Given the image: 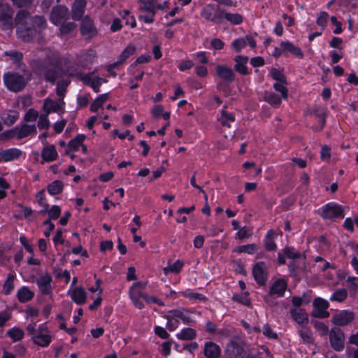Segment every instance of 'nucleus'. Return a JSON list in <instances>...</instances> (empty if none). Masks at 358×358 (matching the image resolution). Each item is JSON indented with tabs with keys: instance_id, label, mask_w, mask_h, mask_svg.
I'll list each match as a JSON object with an SVG mask.
<instances>
[{
	"instance_id": "nucleus-4",
	"label": "nucleus",
	"mask_w": 358,
	"mask_h": 358,
	"mask_svg": "<svg viewBox=\"0 0 358 358\" xmlns=\"http://www.w3.org/2000/svg\"><path fill=\"white\" fill-rule=\"evenodd\" d=\"M6 87L12 92H21L26 86L27 81L24 77L16 72H7L3 76Z\"/></svg>"
},
{
	"instance_id": "nucleus-16",
	"label": "nucleus",
	"mask_w": 358,
	"mask_h": 358,
	"mask_svg": "<svg viewBox=\"0 0 358 358\" xmlns=\"http://www.w3.org/2000/svg\"><path fill=\"white\" fill-rule=\"evenodd\" d=\"M52 278L50 275L45 274L37 280V285L43 294L47 295L52 291Z\"/></svg>"
},
{
	"instance_id": "nucleus-58",
	"label": "nucleus",
	"mask_w": 358,
	"mask_h": 358,
	"mask_svg": "<svg viewBox=\"0 0 358 358\" xmlns=\"http://www.w3.org/2000/svg\"><path fill=\"white\" fill-rule=\"evenodd\" d=\"M38 117V113L36 110L30 108L26 113L24 119L26 122H32L35 121Z\"/></svg>"
},
{
	"instance_id": "nucleus-55",
	"label": "nucleus",
	"mask_w": 358,
	"mask_h": 358,
	"mask_svg": "<svg viewBox=\"0 0 358 358\" xmlns=\"http://www.w3.org/2000/svg\"><path fill=\"white\" fill-rule=\"evenodd\" d=\"M61 214V208L59 206L55 205L52 206V208L48 211V215L50 220L51 219L56 220L57 219Z\"/></svg>"
},
{
	"instance_id": "nucleus-17",
	"label": "nucleus",
	"mask_w": 358,
	"mask_h": 358,
	"mask_svg": "<svg viewBox=\"0 0 358 358\" xmlns=\"http://www.w3.org/2000/svg\"><path fill=\"white\" fill-rule=\"evenodd\" d=\"M290 314L292 319L301 326H306L308 323V314L301 308H291Z\"/></svg>"
},
{
	"instance_id": "nucleus-52",
	"label": "nucleus",
	"mask_w": 358,
	"mask_h": 358,
	"mask_svg": "<svg viewBox=\"0 0 358 358\" xmlns=\"http://www.w3.org/2000/svg\"><path fill=\"white\" fill-rule=\"evenodd\" d=\"M48 115H47L45 113L40 115L39 120H38V122L37 124V126L40 129H47L49 128L50 122L48 119Z\"/></svg>"
},
{
	"instance_id": "nucleus-35",
	"label": "nucleus",
	"mask_w": 358,
	"mask_h": 358,
	"mask_svg": "<svg viewBox=\"0 0 358 358\" xmlns=\"http://www.w3.org/2000/svg\"><path fill=\"white\" fill-rule=\"evenodd\" d=\"M169 313L172 315L173 317L181 319L184 324H188L192 322V320L190 318V317L185 314L184 310H171Z\"/></svg>"
},
{
	"instance_id": "nucleus-41",
	"label": "nucleus",
	"mask_w": 358,
	"mask_h": 358,
	"mask_svg": "<svg viewBox=\"0 0 358 358\" xmlns=\"http://www.w3.org/2000/svg\"><path fill=\"white\" fill-rule=\"evenodd\" d=\"M348 296V292L345 289H340L334 292L332 296L330 297L331 301L342 302Z\"/></svg>"
},
{
	"instance_id": "nucleus-10",
	"label": "nucleus",
	"mask_w": 358,
	"mask_h": 358,
	"mask_svg": "<svg viewBox=\"0 0 358 358\" xmlns=\"http://www.w3.org/2000/svg\"><path fill=\"white\" fill-rule=\"evenodd\" d=\"M252 274L256 282L264 285L266 281V266L264 262H257L253 267Z\"/></svg>"
},
{
	"instance_id": "nucleus-23",
	"label": "nucleus",
	"mask_w": 358,
	"mask_h": 358,
	"mask_svg": "<svg viewBox=\"0 0 358 358\" xmlns=\"http://www.w3.org/2000/svg\"><path fill=\"white\" fill-rule=\"evenodd\" d=\"M73 302L78 305L85 303L87 299V293L82 287H75L71 294Z\"/></svg>"
},
{
	"instance_id": "nucleus-14",
	"label": "nucleus",
	"mask_w": 358,
	"mask_h": 358,
	"mask_svg": "<svg viewBox=\"0 0 358 358\" xmlns=\"http://www.w3.org/2000/svg\"><path fill=\"white\" fill-rule=\"evenodd\" d=\"M80 32L83 36H86L89 38L94 37L97 34L96 29L94 26L92 20L88 16H85L83 20Z\"/></svg>"
},
{
	"instance_id": "nucleus-50",
	"label": "nucleus",
	"mask_w": 358,
	"mask_h": 358,
	"mask_svg": "<svg viewBox=\"0 0 358 358\" xmlns=\"http://www.w3.org/2000/svg\"><path fill=\"white\" fill-rule=\"evenodd\" d=\"M231 45L236 52H239L246 46V40L245 38H237L232 42Z\"/></svg>"
},
{
	"instance_id": "nucleus-27",
	"label": "nucleus",
	"mask_w": 358,
	"mask_h": 358,
	"mask_svg": "<svg viewBox=\"0 0 358 358\" xmlns=\"http://www.w3.org/2000/svg\"><path fill=\"white\" fill-rule=\"evenodd\" d=\"M85 139V136L84 134H78L69 141L68 145L69 149L66 150L65 153L69 155L71 150L77 151Z\"/></svg>"
},
{
	"instance_id": "nucleus-43",
	"label": "nucleus",
	"mask_w": 358,
	"mask_h": 358,
	"mask_svg": "<svg viewBox=\"0 0 358 358\" xmlns=\"http://www.w3.org/2000/svg\"><path fill=\"white\" fill-rule=\"evenodd\" d=\"M315 117L321 119V127L320 129H322L324 124L326 121V110L324 108H320V107H315L313 109L312 112Z\"/></svg>"
},
{
	"instance_id": "nucleus-47",
	"label": "nucleus",
	"mask_w": 358,
	"mask_h": 358,
	"mask_svg": "<svg viewBox=\"0 0 358 358\" xmlns=\"http://www.w3.org/2000/svg\"><path fill=\"white\" fill-rule=\"evenodd\" d=\"M257 250V246L255 244H248L241 245L237 248L238 252H246L248 254H254Z\"/></svg>"
},
{
	"instance_id": "nucleus-56",
	"label": "nucleus",
	"mask_w": 358,
	"mask_h": 358,
	"mask_svg": "<svg viewBox=\"0 0 358 358\" xmlns=\"http://www.w3.org/2000/svg\"><path fill=\"white\" fill-rule=\"evenodd\" d=\"M272 78L280 83H287L285 76L278 69H272L271 71Z\"/></svg>"
},
{
	"instance_id": "nucleus-32",
	"label": "nucleus",
	"mask_w": 358,
	"mask_h": 358,
	"mask_svg": "<svg viewBox=\"0 0 358 358\" xmlns=\"http://www.w3.org/2000/svg\"><path fill=\"white\" fill-rule=\"evenodd\" d=\"M196 336V332L192 328L182 329L180 334H177L178 338L182 341L192 340Z\"/></svg>"
},
{
	"instance_id": "nucleus-8",
	"label": "nucleus",
	"mask_w": 358,
	"mask_h": 358,
	"mask_svg": "<svg viewBox=\"0 0 358 358\" xmlns=\"http://www.w3.org/2000/svg\"><path fill=\"white\" fill-rule=\"evenodd\" d=\"M69 10L64 6H55L50 14V21L55 25H59L69 17Z\"/></svg>"
},
{
	"instance_id": "nucleus-33",
	"label": "nucleus",
	"mask_w": 358,
	"mask_h": 358,
	"mask_svg": "<svg viewBox=\"0 0 358 358\" xmlns=\"http://www.w3.org/2000/svg\"><path fill=\"white\" fill-rule=\"evenodd\" d=\"M47 27L46 20L43 16L41 15H35L32 17V27L36 29H38L39 31H42L45 29Z\"/></svg>"
},
{
	"instance_id": "nucleus-26",
	"label": "nucleus",
	"mask_w": 358,
	"mask_h": 358,
	"mask_svg": "<svg viewBox=\"0 0 358 358\" xmlns=\"http://www.w3.org/2000/svg\"><path fill=\"white\" fill-rule=\"evenodd\" d=\"M42 158L45 162H52L56 159L57 152L54 145L45 147L41 152Z\"/></svg>"
},
{
	"instance_id": "nucleus-42",
	"label": "nucleus",
	"mask_w": 358,
	"mask_h": 358,
	"mask_svg": "<svg viewBox=\"0 0 358 358\" xmlns=\"http://www.w3.org/2000/svg\"><path fill=\"white\" fill-rule=\"evenodd\" d=\"M155 1L140 2L141 5L139 8V10L141 11L149 12L152 15V16H154L156 12V6L155 5Z\"/></svg>"
},
{
	"instance_id": "nucleus-49",
	"label": "nucleus",
	"mask_w": 358,
	"mask_h": 358,
	"mask_svg": "<svg viewBox=\"0 0 358 358\" xmlns=\"http://www.w3.org/2000/svg\"><path fill=\"white\" fill-rule=\"evenodd\" d=\"M69 82L67 80H62L57 83V94L60 98H63L64 96V94L66 92V89L69 85Z\"/></svg>"
},
{
	"instance_id": "nucleus-46",
	"label": "nucleus",
	"mask_w": 358,
	"mask_h": 358,
	"mask_svg": "<svg viewBox=\"0 0 358 358\" xmlns=\"http://www.w3.org/2000/svg\"><path fill=\"white\" fill-rule=\"evenodd\" d=\"M183 266V264L178 260L176 262H174L173 264L169 266L168 267H166L164 268V271L165 274H167L169 272L171 273H178L182 267Z\"/></svg>"
},
{
	"instance_id": "nucleus-53",
	"label": "nucleus",
	"mask_w": 358,
	"mask_h": 358,
	"mask_svg": "<svg viewBox=\"0 0 358 358\" xmlns=\"http://www.w3.org/2000/svg\"><path fill=\"white\" fill-rule=\"evenodd\" d=\"M76 27V24L74 22H67L62 24L60 27V32L62 34H67L74 30Z\"/></svg>"
},
{
	"instance_id": "nucleus-64",
	"label": "nucleus",
	"mask_w": 358,
	"mask_h": 358,
	"mask_svg": "<svg viewBox=\"0 0 358 358\" xmlns=\"http://www.w3.org/2000/svg\"><path fill=\"white\" fill-rule=\"evenodd\" d=\"M312 315L317 318H327L329 317V313L327 310L316 309L312 313Z\"/></svg>"
},
{
	"instance_id": "nucleus-20",
	"label": "nucleus",
	"mask_w": 358,
	"mask_h": 358,
	"mask_svg": "<svg viewBox=\"0 0 358 358\" xmlns=\"http://www.w3.org/2000/svg\"><path fill=\"white\" fill-rule=\"evenodd\" d=\"M220 352V348L215 343L211 341L206 343L203 353L207 358H219Z\"/></svg>"
},
{
	"instance_id": "nucleus-12",
	"label": "nucleus",
	"mask_w": 358,
	"mask_h": 358,
	"mask_svg": "<svg viewBox=\"0 0 358 358\" xmlns=\"http://www.w3.org/2000/svg\"><path fill=\"white\" fill-rule=\"evenodd\" d=\"M354 318L355 315L352 312L343 310L333 316L332 322L336 326H345L350 323Z\"/></svg>"
},
{
	"instance_id": "nucleus-57",
	"label": "nucleus",
	"mask_w": 358,
	"mask_h": 358,
	"mask_svg": "<svg viewBox=\"0 0 358 358\" xmlns=\"http://www.w3.org/2000/svg\"><path fill=\"white\" fill-rule=\"evenodd\" d=\"M285 84H286V83L278 82V83H275L273 85V87H274V89L276 91H278V92L281 93L282 97L283 99H287V90L284 86Z\"/></svg>"
},
{
	"instance_id": "nucleus-21",
	"label": "nucleus",
	"mask_w": 358,
	"mask_h": 358,
	"mask_svg": "<svg viewBox=\"0 0 358 358\" xmlns=\"http://www.w3.org/2000/svg\"><path fill=\"white\" fill-rule=\"evenodd\" d=\"M96 57V51L94 50H89L80 54L78 61L82 66L87 67L94 62Z\"/></svg>"
},
{
	"instance_id": "nucleus-22",
	"label": "nucleus",
	"mask_w": 358,
	"mask_h": 358,
	"mask_svg": "<svg viewBox=\"0 0 358 358\" xmlns=\"http://www.w3.org/2000/svg\"><path fill=\"white\" fill-rule=\"evenodd\" d=\"M22 155V151L17 148H10L1 150L0 157L3 162H10L19 158Z\"/></svg>"
},
{
	"instance_id": "nucleus-7",
	"label": "nucleus",
	"mask_w": 358,
	"mask_h": 358,
	"mask_svg": "<svg viewBox=\"0 0 358 358\" xmlns=\"http://www.w3.org/2000/svg\"><path fill=\"white\" fill-rule=\"evenodd\" d=\"M13 10L8 3H0V22L6 29H13Z\"/></svg>"
},
{
	"instance_id": "nucleus-36",
	"label": "nucleus",
	"mask_w": 358,
	"mask_h": 358,
	"mask_svg": "<svg viewBox=\"0 0 358 358\" xmlns=\"http://www.w3.org/2000/svg\"><path fill=\"white\" fill-rule=\"evenodd\" d=\"M7 335L12 338L13 341L16 342L23 338L24 333L22 329L13 327L7 332Z\"/></svg>"
},
{
	"instance_id": "nucleus-61",
	"label": "nucleus",
	"mask_w": 358,
	"mask_h": 358,
	"mask_svg": "<svg viewBox=\"0 0 358 358\" xmlns=\"http://www.w3.org/2000/svg\"><path fill=\"white\" fill-rule=\"evenodd\" d=\"M104 82H106V80L105 79L101 78L100 77H96L95 78H93L90 86H91L92 87V89L94 90V92H99V87H100L101 85L102 84V83H104Z\"/></svg>"
},
{
	"instance_id": "nucleus-31",
	"label": "nucleus",
	"mask_w": 358,
	"mask_h": 358,
	"mask_svg": "<svg viewBox=\"0 0 358 358\" xmlns=\"http://www.w3.org/2000/svg\"><path fill=\"white\" fill-rule=\"evenodd\" d=\"M130 298L132 300L134 306L141 309L143 308L144 305L143 302L140 300V297H142V295H145V294L142 293L141 291L138 289H130L129 291Z\"/></svg>"
},
{
	"instance_id": "nucleus-44",
	"label": "nucleus",
	"mask_w": 358,
	"mask_h": 358,
	"mask_svg": "<svg viewBox=\"0 0 358 358\" xmlns=\"http://www.w3.org/2000/svg\"><path fill=\"white\" fill-rule=\"evenodd\" d=\"M14 279L13 274H8L6 280L3 284V291L6 294H8L14 288Z\"/></svg>"
},
{
	"instance_id": "nucleus-45",
	"label": "nucleus",
	"mask_w": 358,
	"mask_h": 358,
	"mask_svg": "<svg viewBox=\"0 0 358 358\" xmlns=\"http://www.w3.org/2000/svg\"><path fill=\"white\" fill-rule=\"evenodd\" d=\"M182 296L189 299L190 300H197V301H206V298L204 295L199 293H194L190 292L189 290H187L182 292L181 293Z\"/></svg>"
},
{
	"instance_id": "nucleus-63",
	"label": "nucleus",
	"mask_w": 358,
	"mask_h": 358,
	"mask_svg": "<svg viewBox=\"0 0 358 358\" xmlns=\"http://www.w3.org/2000/svg\"><path fill=\"white\" fill-rule=\"evenodd\" d=\"M163 112L164 107L162 105H155L151 110L152 117L155 118L159 117L162 115Z\"/></svg>"
},
{
	"instance_id": "nucleus-28",
	"label": "nucleus",
	"mask_w": 358,
	"mask_h": 358,
	"mask_svg": "<svg viewBox=\"0 0 358 358\" xmlns=\"http://www.w3.org/2000/svg\"><path fill=\"white\" fill-rule=\"evenodd\" d=\"M36 133V128L35 125H28L24 124L22 127L18 130L17 134V137L18 139L24 138L29 135L34 134Z\"/></svg>"
},
{
	"instance_id": "nucleus-11",
	"label": "nucleus",
	"mask_w": 358,
	"mask_h": 358,
	"mask_svg": "<svg viewBox=\"0 0 358 358\" xmlns=\"http://www.w3.org/2000/svg\"><path fill=\"white\" fill-rule=\"evenodd\" d=\"M201 16L206 20L213 22H221L223 18V11L215 13L214 7L211 5H208L201 11Z\"/></svg>"
},
{
	"instance_id": "nucleus-30",
	"label": "nucleus",
	"mask_w": 358,
	"mask_h": 358,
	"mask_svg": "<svg viewBox=\"0 0 358 358\" xmlns=\"http://www.w3.org/2000/svg\"><path fill=\"white\" fill-rule=\"evenodd\" d=\"M64 189V184L61 180H55L47 186V190L51 195L60 194Z\"/></svg>"
},
{
	"instance_id": "nucleus-2",
	"label": "nucleus",
	"mask_w": 358,
	"mask_h": 358,
	"mask_svg": "<svg viewBox=\"0 0 358 358\" xmlns=\"http://www.w3.org/2000/svg\"><path fill=\"white\" fill-rule=\"evenodd\" d=\"M31 67L36 74L43 76L46 81L51 83H55V80L63 75L62 69L49 60H34L31 62Z\"/></svg>"
},
{
	"instance_id": "nucleus-18",
	"label": "nucleus",
	"mask_w": 358,
	"mask_h": 358,
	"mask_svg": "<svg viewBox=\"0 0 358 358\" xmlns=\"http://www.w3.org/2000/svg\"><path fill=\"white\" fill-rule=\"evenodd\" d=\"M85 6V0H75L71 12V17L74 20H80L83 17Z\"/></svg>"
},
{
	"instance_id": "nucleus-3",
	"label": "nucleus",
	"mask_w": 358,
	"mask_h": 358,
	"mask_svg": "<svg viewBox=\"0 0 358 358\" xmlns=\"http://www.w3.org/2000/svg\"><path fill=\"white\" fill-rule=\"evenodd\" d=\"M36 323L33 322L27 327L28 334L31 336V341L38 346H48L51 343L52 336L48 328L45 325H41L36 329Z\"/></svg>"
},
{
	"instance_id": "nucleus-40",
	"label": "nucleus",
	"mask_w": 358,
	"mask_h": 358,
	"mask_svg": "<svg viewBox=\"0 0 358 358\" xmlns=\"http://www.w3.org/2000/svg\"><path fill=\"white\" fill-rule=\"evenodd\" d=\"M265 100L271 105L279 106L281 103V99L275 93L266 92L264 96Z\"/></svg>"
},
{
	"instance_id": "nucleus-19",
	"label": "nucleus",
	"mask_w": 358,
	"mask_h": 358,
	"mask_svg": "<svg viewBox=\"0 0 358 358\" xmlns=\"http://www.w3.org/2000/svg\"><path fill=\"white\" fill-rule=\"evenodd\" d=\"M249 58L246 56L237 55L234 57L236 64L234 66V70L241 75L245 76L249 73L248 71L247 64Z\"/></svg>"
},
{
	"instance_id": "nucleus-38",
	"label": "nucleus",
	"mask_w": 358,
	"mask_h": 358,
	"mask_svg": "<svg viewBox=\"0 0 358 358\" xmlns=\"http://www.w3.org/2000/svg\"><path fill=\"white\" fill-rule=\"evenodd\" d=\"M5 55L9 56L13 59V62L17 64L20 68L21 65L23 64L22 63L23 55L21 52L16 50L7 51L5 52Z\"/></svg>"
},
{
	"instance_id": "nucleus-9",
	"label": "nucleus",
	"mask_w": 358,
	"mask_h": 358,
	"mask_svg": "<svg viewBox=\"0 0 358 358\" xmlns=\"http://www.w3.org/2000/svg\"><path fill=\"white\" fill-rule=\"evenodd\" d=\"M224 352L227 358H243L245 355L243 347L234 341L227 344Z\"/></svg>"
},
{
	"instance_id": "nucleus-54",
	"label": "nucleus",
	"mask_w": 358,
	"mask_h": 358,
	"mask_svg": "<svg viewBox=\"0 0 358 358\" xmlns=\"http://www.w3.org/2000/svg\"><path fill=\"white\" fill-rule=\"evenodd\" d=\"M313 306L316 309L327 310L329 307V303L323 299L316 298L313 301Z\"/></svg>"
},
{
	"instance_id": "nucleus-13",
	"label": "nucleus",
	"mask_w": 358,
	"mask_h": 358,
	"mask_svg": "<svg viewBox=\"0 0 358 358\" xmlns=\"http://www.w3.org/2000/svg\"><path fill=\"white\" fill-rule=\"evenodd\" d=\"M287 282L283 279H278L275 280L269 291V296H265L264 299L268 302V298L274 294H277L278 296H282L287 289Z\"/></svg>"
},
{
	"instance_id": "nucleus-29",
	"label": "nucleus",
	"mask_w": 358,
	"mask_h": 358,
	"mask_svg": "<svg viewBox=\"0 0 358 358\" xmlns=\"http://www.w3.org/2000/svg\"><path fill=\"white\" fill-rule=\"evenodd\" d=\"M43 108L45 114L48 115L51 112H58L61 109V106L55 101L46 99L44 101Z\"/></svg>"
},
{
	"instance_id": "nucleus-34",
	"label": "nucleus",
	"mask_w": 358,
	"mask_h": 358,
	"mask_svg": "<svg viewBox=\"0 0 358 358\" xmlns=\"http://www.w3.org/2000/svg\"><path fill=\"white\" fill-rule=\"evenodd\" d=\"M108 94H103L98 96L90 106L92 112H96L99 108H101L103 103L108 100Z\"/></svg>"
},
{
	"instance_id": "nucleus-15",
	"label": "nucleus",
	"mask_w": 358,
	"mask_h": 358,
	"mask_svg": "<svg viewBox=\"0 0 358 358\" xmlns=\"http://www.w3.org/2000/svg\"><path fill=\"white\" fill-rule=\"evenodd\" d=\"M217 76L227 83H231L235 80L233 70L225 65H217L216 67Z\"/></svg>"
},
{
	"instance_id": "nucleus-59",
	"label": "nucleus",
	"mask_w": 358,
	"mask_h": 358,
	"mask_svg": "<svg viewBox=\"0 0 358 358\" xmlns=\"http://www.w3.org/2000/svg\"><path fill=\"white\" fill-rule=\"evenodd\" d=\"M262 333L264 336L269 338L276 339L278 338L277 334L274 333L268 324H264L262 327Z\"/></svg>"
},
{
	"instance_id": "nucleus-5",
	"label": "nucleus",
	"mask_w": 358,
	"mask_h": 358,
	"mask_svg": "<svg viewBox=\"0 0 358 358\" xmlns=\"http://www.w3.org/2000/svg\"><path fill=\"white\" fill-rule=\"evenodd\" d=\"M329 341L331 348L336 351H341L345 345V336L343 331L337 327L329 331Z\"/></svg>"
},
{
	"instance_id": "nucleus-1",
	"label": "nucleus",
	"mask_w": 358,
	"mask_h": 358,
	"mask_svg": "<svg viewBox=\"0 0 358 358\" xmlns=\"http://www.w3.org/2000/svg\"><path fill=\"white\" fill-rule=\"evenodd\" d=\"M15 23L17 35L24 42L31 41L36 36V31L32 27V16L26 10H20L15 15Z\"/></svg>"
},
{
	"instance_id": "nucleus-60",
	"label": "nucleus",
	"mask_w": 358,
	"mask_h": 358,
	"mask_svg": "<svg viewBox=\"0 0 358 358\" xmlns=\"http://www.w3.org/2000/svg\"><path fill=\"white\" fill-rule=\"evenodd\" d=\"M17 8H28L33 3L34 0H10Z\"/></svg>"
},
{
	"instance_id": "nucleus-51",
	"label": "nucleus",
	"mask_w": 358,
	"mask_h": 358,
	"mask_svg": "<svg viewBox=\"0 0 358 358\" xmlns=\"http://www.w3.org/2000/svg\"><path fill=\"white\" fill-rule=\"evenodd\" d=\"M135 52V48L133 46H127L125 50L120 55V63H123L130 55H133Z\"/></svg>"
},
{
	"instance_id": "nucleus-24",
	"label": "nucleus",
	"mask_w": 358,
	"mask_h": 358,
	"mask_svg": "<svg viewBox=\"0 0 358 358\" xmlns=\"http://www.w3.org/2000/svg\"><path fill=\"white\" fill-rule=\"evenodd\" d=\"M280 47L282 48V50L287 51L297 57H303V53L301 50L289 41H282Z\"/></svg>"
},
{
	"instance_id": "nucleus-37",
	"label": "nucleus",
	"mask_w": 358,
	"mask_h": 358,
	"mask_svg": "<svg viewBox=\"0 0 358 358\" xmlns=\"http://www.w3.org/2000/svg\"><path fill=\"white\" fill-rule=\"evenodd\" d=\"M223 17L234 24H240L243 22V17L238 13H224Z\"/></svg>"
},
{
	"instance_id": "nucleus-6",
	"label": "nucleus",
	"mask_w": 358,
	"mask_h": 358,
	"mask_svg": "<svg viewBox=\"0 0 358 358\" xmlns=\"http://www.w3.org/2000/svg\"><path fill=\"white\" fill-rule=\"evenodd\" d=\"M321 216L324 219L343 218V208L335 203H329L323 206Z\"/></svg>"
},
{
	"instance_id": "nucleus-25",
	"label": "nucleus",
	"mask_w": 358,
	"mask_h": 358,
	"mask_svg": "<svg viewBox=\"0 0 358 358\" xmlns=\"http://www.w3.org/2000/svg\"><path fill=\"white\" fill-rule=\"evenodd\" d=\"M34 296V293L27 287H22L17 291V297L20 302L26 303L31 301Z\"/></svg>"
},
{
	"instance_id": "nucleus-39",
	"label": "nucleus",
	"mask_w": 358,
	"mask_h": 358,
	"mask_svg": "<svg viewBox=\"0 0 358 358\" xmlns=\"http://www.w3.org/2000/svg\"><path fill=\"white\" fill-rule=\"evenodd\" d=\"M19 118V113L17 111H11L6 114V117H2L3 124L10 127L12 126Z\"/></svg>"
},
{
	"instance_id": "nucleus-48",
	"label": "nucleus",
	"mask_w": 358,
	"mask_h": 358,
	"mask_svg": "<svg viewBox=\"0 0 358 358\" xmlns=\"http://www.w3.org/2000/svg\"><path fill=\"white\" fill-rule=\"evenodd\" d=\"M252 235V229H249L246 227L241 228L236 234L238 238L242 240L244 238H248Z\"/></svg>"
},
{
	"instance_id": "nucleus-62",
	"label": "nucleus",
	"mask_w": 358,
	"mask_h": 358,
	"mask_svg": "<svg viewBox=\"0 0 358 358\" xmlns=\"http://www.w3.org/2000/svg\"><path fill=\"white\" fill-rule=\"evenodd\" d=\"M284 255L287 256V257L289 259H297L300 257L301 254L299 252H295L294 249L289 247H286L283 250Z\"/></svg>"
}]
</instances>
